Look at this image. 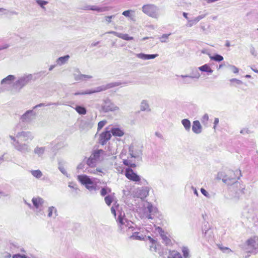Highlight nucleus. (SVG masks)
<instances>
[{
  "instance_id": "1",
  "label": "nucleus",
  "mask_w": 258,
  "mask_h": 258,
  "mask_svg": "<svg viewBox=\"0 0 258 258\" xmlns=\"http://www.w3.org/2000/svg\"><path fill=\"white\" fill-rule=\"evenodd\" d=\"M241 176L239 169H228L218 173V176L222 181L228 185H232L237 182Z\"/></svg>"
},
{
  "instance_id": "2",
  "label": "nucleus",
  "mask_w": 258,
  "mask_h": 258,
  "mask_svg": "<svg viewBox=\"0 0 258 258\" xmlns=\"http://www.w3.org/2000/svg\"><path fill=\"white\" fill-rule=\"evenodd\" d=\"M103 153L104 151L101 149L94 151L87 160L86 163L87 165L91 168L95 167L96 162L99 159L100 155Z\"/></svg>"
},
{
  "instance_id": "3",
  "label": "nucleus",
  "mask_w": 258,
  "mask_h": 258,
  "mask_svg": "<svg viewBox=\"0 0 258 258\" xmlns=\"http://www.w3.org/2000/svg\"><path fill=\"white\" fill-rule=\"evenodd\" d=\"M157 7L153 4H146L142 7V11L149 17L157 18Z\"/></svg>"
},
{
  "instance_id": "4",
  "label": "nucleus",
  "mask_w": 258,
  "mask_h": 258,
  "mask_svg": "<svg viewBox=\"0 0 258 258\" xmlns=\"http://www.w3.org/2000/svg\"><path fill=\"white\" fill-rule=\"evenodd\" d=\"M78 179L82 184L85 185L86 187L88 189L90 190L96 189L95 186L93 185V182L87 175H79L78 177Z\"/></svg>"
},
{
  "instance_id": "5",
  "label": "nucleus",
  "mask_w": 258,
  "mask_h": 258,
  "mask_svg": "<svg viewBox=\"0 0 258 258\" xmlns=\"http://www.w3.org/2000/svg\"><path fill=\"white\" fill-rule=\"evenodd\" d=\"M124 175L125 177L131 181L135 182H139L141 181L140 176L135 172L132 168H126L124 171Z\"/></svg>"
},
{
  "instance_id": "6",
  "label": "nucleus",
  "mask_w": 258,
  "mask_h": 258,
  "mask_svg": "<svg viewBox=\"0 0 258 258\" xmlns=\"http://www.w3.org/2000/svg\"><path fill=\"white\" fill-rule=\"evenodd\" d=\"M102 110L105 112L113 111L118 109L110 100H106L104 101V104L102 106Z\"/></svg>"
},
{
  "instance_id": "7",
  "label": "nucleus",
  "mask_w": 258,
  "mask_h": 258,
  "mask_svg": "<svg viewBox=\"0 0 258 258\" xmlns=\"http://www.w3.org/2000/svg\"><path fill=\"white\" fill-rule=\"evenodd\" d=\"M129 153L132 158H137L142 154V150L139 146L132 145L129 147Z\"/></svg>"
},
{
  "instance_id": "8",
  "label": "nucleus",
  "mask_w": 258,
  "mask_h": 258,
  "mask_svg": "<svg viewBox=\"0 0 258 258\" xmlns=\"http://www.w3.org/2000/svg\"><path fill=\"white\" fill-rule=\"evenodd\" d=\"M111 137L110 131H106L103 132L100 134L99 141L100 144L102 145H105L107 141H108Z\"/></svg>"
},
{
  "instance_id": "9",
  "label": "nucleus",
  "mask_w": 258,
  "mask_h": 258,
  "mask_svg": "<svg viewBox=\"0 0 258 258\" xmlns=\"http://www.w3.org/2000/svg\"><path fill=\"white\" fill-rule=\"evenodd\" d=\"M107 89L106 87H98L96 90L92 91H87L81 92H76L74 94L75 95H87L91 94L94 93L99 92L101 91H103Z\"/></svg>"
},
{
  "instance_id": "10",
  "label": "nucleus",
  "mask_w": 258,
  "mask_h": 258,
  "mask_svg": "<svg viewBox=\"0 0 258 258\" xmlns=\"http://www.w3.org/2000/svg\"><path fill=\"white\" fill-rule=\"evenodd\" d=\"M117 222L121 229H124V226L127 227L128 222L124 216H122L121 215H119L117 219Z\"/></svg>"
},
{
  "instance_id": "11",
  "label": "nucleus",
  "mask_w": 258,
  "mask_h": 258,
  "mask_svg": "<svg viewBox=\"0 0 258 258\" xmlns=\"http://www.w3.org/2000/svg\"><path fill=\"white\" fill-rule=\"evenodd\" d=\"M192 130L195 133L197 134L202 132V125L199 120L194 121Z\"/></svg>"
},
{
  "instance_id": "12",
  "label": "nucleus",
  "mask_w": 258,
  "mask_h": 258,
  "mask_svg": "<svg viewBox=\"0 0 258 258\" xmlns=\"http://www.w3.org/2000/svg\"><path fill=\"white\" fill-rule=\"evenodd\" d=\"M157 229L159 230V231L160 232V235L162 238V239L164 240V242L166 245H170L171 244V241L170 239L166 235V234L165 233L164 231L162 230V228L160 227H158Z\"/></svg>"
},
{
  "instance_id": "13",
  "label": "nucleus",
  "mask_w": 258,
  "mask_h": 258,
  "mask_svg": "<svg viewBox=\"0 0 258 258\" xmlns=\"http://www.w3.org/2000/svg\"><path fill=\"white\" fill-rule=\"evenodd\" d=\"M32 201L34 206L36 208H39L42 205L43 203V199L39 197L33 198L32 200Z\"/></svg>"
},
{
  "instance_id": "14",
  "label": "nucleus",
  "mask_w": 258,
  "mask_h": 258,
  "mask_svg": "<svg viewBox=\"0 0 258 258\" xmlns=\"http://www.w3.org/2000/svg\"><path fill=\"white\" fill-rule=\"evenodd\" d=\"M149 195V190L147 188H143L139 190L138 193V196L141 199H144Z\"/></svg>"
},
{
  "instance_id": "15",
  "label": "nucleus",
  "mask_w": 258,
  "mask_h": 258,
  "mask_svg": "<svg viewBox=\"0 0 258 258\" xmlns=\"http://www.w3.org/2000/svg\"><path fill=\"white\" fill-rule=\"evenodd\" d=\"M122 163L124 165L127 166V167H129V168H134L137 167L136 164L135 163L133 162L130 158H127V159H123Z\"/></svg>"
},
{
  "instance_id": "16",
  "label": "nucleus",
  "mask_w": 258,
  "mask_h": 258,
  "mask_svg": "<svg viewBox=\"0 0 258 258\" xmlns=\"http://www.w3.org/2000/svg\"><path fill=\"white\" fill-rule=\"evenodd\" d=\"M111 133L113 136L116 137H122L124 135V132L123 131L120 130L119 128H112L111 130Z\"/></svg>"
},
{
  "instance_id": "17",
  "label": "nucleus",
  "mask_w": 258,
  "mask_h": 258,
  "mask_svg": "<svg viewBox=\"0 0 258 258\" xmlns=\"http://www.w3.org/2000/svg\"><path fill=\"white\" fill-rule=\"evenodd\" d=\"M158 56V54H145L140 53L138 54V57L143 59H153Z\"/></svg>"
},
{
  "instance_id": "18",
  "label": "nucleus",
  "mask_w": 258,
  "mask_h": 258,
  "mask_svg": "<svg viewBox=\"0 0 258 258\" xmlns=\"http://www.w3.org/2000/svg\"><path fill=\"white\" fill-rule=\"evenodd\" d=\"M85 10H86L96 11H97V12H103V11H105L106 10H107V8H99V7H96V6H93L87 7L86 8Z\"/></svg>"
},
{
  "instance_id": "19",
  "label": "nucleus",
  "mask_w": 258,
  "mask_h": 258,
  "mask_svg": "<svg viewBox=\"0 0 258 258\" xmlns=\"http://www.w3.org/2000/svg\"><path fill=\"white\" fill-rule=\"evenodd\" d=\"M168 258H182L181 254L175 250L170 251Z\"/></svg>"
},
{
  "instance_id": "20",
  "label": "nucleus",
  "mask_w": 258,
  "mask_h": 258,
  "mask_svg": "<svg viewBox=\"0 0 258 258\" xmlns=\"http://www.w3.org/2000/svg\"><path fill=\"white\" fill-rule=\"evenodd\" d=\"M200 71L202 72H206L210 73H212L213 72V70L209 67V66L207 64H205L200 67L199 68Z\"/></svg>"
},
{
  "instance_id": "21",
  "label": "nucleus",
  "mask_w": 258,
  "mask_h": 258,
  "mask_svg": "<svg viewBox=\"0 0 258 258\" xmlns=\"http://www.w3.org/2000/svg\"><path fill=\"white\" fill-rule=\"evenodd\" d=\"M75 110L80 114L84 115L87 112L86 108L81 106H77Z\"/></svg>"
},
{
  "instance_id": "22",
  "label": "nucleus",
  "mask_w": 258,
  "mask_h": 258,
  "mask_svg": "<svg viewBox=\"0 0 258 258\" xmlns=\"http://www.w3.org/2000/svg\"><path fill=\"white\" fill-rule=\"evenodd\" d=\"M150 242H151V245H150V250L154 251H156L157 250V241L151 237H149Z\"/></svg>"
},
{
  "instance_id": "23",
  "label": "nucleus",
  "mask_w": 258,
  "mask_h": 258,
  "mask_svg": "<svg viewBox=\"0 0 258 258\" xmlns=\"http://www.w3.org/2000/svg\"><path fill=\"white\" fill-rule=\"evenodd\" d=\"M117 36L119 37V38H120L123 40H132L133 39V37H131L128 34H118L117 35Z\"/></svg>"
},
{
  "instance_id": "24",
  "label": "nucleus",
  "mask_w": 258,
  "mask_h": 258,
  "mask_svg": "<svg viewBox=\"0 0 258 258\" xmlns=\"http://www.w3.org/2000/svg\"><path fill=\"white\" fill-rule=\"evenodd\" d=\"M182 123L186 130H189L190 128V122L189 120L184 119L182 120Z\"/></svg>"
},
{
  "instance_id": "25",
  "label": "nucleus",
  "mask_w": 258,
  "mask_h": 258,
  "mask_svg": "<svg viewBox=\"0 0 258 258\" xmlns=\"http://www.w3.org/2000/svg\"><path fill=\"white\" fill-rule=\"evenodd\" d=\"M57 211L56 209L53 207H50L48 209V214L49 217H52L53 215H56Z\"/></svg>"
},
{
  "instance_id": "26",
  "label": "nucleus",
  "mask_w": 258,
  "mask_h": 258,
  "mask_svg": "<svg viewBox=\"0 0 258 258\" xmlns=\"http://www.w3.org/2000/svg\"><path fill=\"white\" fill-rule=\"evenodd\" d=\"M210 58L211 59L216 61H221L223 60V57L219 54H216L214 56H211L210 57Z\"/></svg>"
},
{
  "instance_id": "27",
  "label": "nucleus",
  "mask_w": 258,
  "mask_h": 258,
  "mask_svg": "<svg viewBox=\"0 0 258 258\" xmlns=\"http://www.w3.org/2000/svg\"><path fill=\"white\" fill-rule=\"evenodd\" d=\"M113 197L111 195H108L105 197L104 200L105 202V203L108 205L110 206L112 202H113Z\"/></svg>"
},
{
  "instance_id": "28",
  "label": "nucleus",
  "mask_w": 258,
  "mask_h": 258,
  "mask_svg": "<svg viewBox=\"0 0 258 258\" xmlns=\"http://www.w3.org/2000/svg\"><path fill=\"white\" fill-rule=\"evenodd\" d=\"M89 173L93 174H99V173H103V170L100 168H96V169L90 170Z\"/></svg>"
},
{
  "instance_id": "29",
  "label": "nucleus",
  "mask_w": 258,
  "mask_h": 258,
  "mask_svg": "<svg viewBox=\"0 0 258 258\" xmlns=\"http://www.w3.org/2000/svg\"><path fill=\"white\" fill-rule=\"evenodd\" d=\"M31 173L36 178H39L42 175L41 172L39 170L32 171Z\"/></svg>"
},
{
  "instance_id": "30",
  "label": "nucleus",
  "mask_w": 258,
  "mask_h": 258,
  "mask_svg": "<svg viewBox=\"0 0 258 258\" xmlns=\"http://www.w3.org/2000/svg\"><path fill=\"white\" fill-rule=\"evenodd\" d=\"M139 233L138 232H135L133 233V234L131 236V238H132L134 239H138V240H142L144 239L143 236H139Z\"/></svg>"
},
{
  "instance_id": "31",
  "label": "nucleus",
  "mask_w": 258,
  "mask_h": 258,
  "mask_svg": "<svg viewBox=\"0 0 258 258\" xmlns=\"http://www.w3.org/2000/svg\"><path fill=\"white\" fill-rule=\"evenodd\" d=\"M111 191V189L109 188H102L100 191V194L102 196H104L107 193L110 192Z\"/></svg>"
},
{
  "instance_id": "32",
  "label": "nucleus",
  "mask_w": 258,
  "mask_h": 258,
  "mask_svg": "<svg viewBox=\"0 0 258 258\" xmlns=\"http://www.w3.org/2000/svg\"><path fill=\"white\" fill-rule=\"evenodd\" d=\"M256 239H257L256 237H254L253 238H250L248 239L247 241V243L248 245H250L253 246L254 245L255 243L256 242Z\"/></svg>"
},
{
  "instance_id": "33",
  "label": "nucleus",
  "mask_w": 258,
  "mask_h": 258,
  "mask_svg": "<svg viewBox=\"0 0 258 258\" xmlns=\"http://www.w3.org/2000/svg\"><path fill=\"white\" fill-rule=\"evenodd\" d=\"M69 58V56L68 55L63 57H60L58 59L57 62L59 63L60 62L61 63H63L68 60Z\"/></svg>"
},
{
  "instance_id": "34",
  "label": "nucleus",
  "mask_w": 258,
  "mask_h": 258,
  "mask_svg": "<svg viewBox=\"0 0 258 258\" xmlns=\"http://www.w3.org/2000/svg\"><path fill=\"white\" fill-rule=\"evenodd\" d=\"M107 121L106 120H102L98 123L97 130L100 131L105 125Z\"/></svg>"
},
{
  "instance_id": "35",
  "label": "nucleus",
  "mask_w": 258,
  "mask_h": 258,
  "mask_svg": "<svg viewBox=\"0 0 258 258\" xmlns=\"http://www.w3.org/2000/svg\"><path fill=\"white\" fill-rule=\"evenodd\" d=\"M14 79L15 77L13 75H9L6 78L3 79L1 83L3 84L7 81H13L14 80Z\"/></svg>"
},
{
  "instance_id": "36",
  "label": "nucleus",
  "mask_w": 258,
  "mask_h": 258,
  "mask_svg": "<svg viewBox=\"0 0 258 258\" xmlns=\"http://www.w3.org/2000/svg\"><path fill=\"white\" fill-rule=\"evenodd\" d=\"M209 120V116H208V115L207 114H205L203 117H202V123L205 124V125H206L208 123V121Z\"/></svg>"
},
{
  "instance_id": "37",
  "label": "nucleus",
  "mask_w": 258,
  "mask_h": 258,
  "mask_svg": "<svg viewBox=\"0 0 258 258\" xmlns=\"http://www.w3.org/2000/svg\"><path fill=\"white\" fill-rule=\"evenodd\" d=\"M230 81L231 82V85H234L235 84H237V85L242 84V82L240 80L236 79H231L230 80Z\"/></svg>"
},
{
  "instance_id": "38",
  "label": "nucleus",
  "mask_w": 258,
  "mask_h": 258,
  "mask_svg": "<svg viewBox=\"0 0 258 258\" xmlns=\"http://www.w3.org/2000/svg\"><path fill=\"white\" fill-rule=\"evenodd\" d=\"M170 35L169 34H163L160 38V41L161 42H166L167 39L168 38V36Z\"/></svg>"
},
{
  "instance_id": "39",
  "label": "nucleus",
  "mask_w": 258,
  "mask_h": 258,
  "mask_svg": "<svg viewBox=\"0 0 258 258\" xmlns=\"http://www.w3.org/2000/svg\"><path fill=\"white\" fill-rule=\"evenodd\" d=\"M36 2L39 6H40L43 8H44V6L48 3L47 2L43 0H37Z\"/></svg>"
},
{
  "instance_id": "40",
  "label": "nucleus",
  "mask_w": 258,
  "mask_h": 258,
  "mask_svg": "<svg viewBox=\"0 0 258 258\" xmlns=\"http://www.w3.org/2000/svg\"><path fill=\"white\" fill-rule=\"evenodd\" d=\"M232 72L234 74H237L239 72V70L236 67L232 66L231 67Z\"/></svg>"
},
{
  "instance_id": "41",
  "label": "nucleus",
  "mask_w": 258,
  "mask_h": 258,
  "mask_svg": "<svg viewBox=\"0 0 258 258\" xmlns=\"http://www.w3.org/2000/svg\"><path fill=\"white\" fill-rule=\"evenodd\" d=\"M116 169L118 173H120V174H122L124 171L123 168L120 166L116 167Z\"/></svg>"
},
{
  "instance_id": "42",
  "label": "nucleus",
  "mask_w": 258,
  "mask_h": 258,
  "mask_svg": "<svg viewBox=\"0 0 258 258\" xmlns=\"http://www.w3.org/2000/svg\"><path fill=\"white\" fill-rule=\"evenodd\" d=\"M30 112H31V111H27L25 114H24L22 117L21 118L23 120V121H25L26 119L28 113Z\"/></svg>"
},
{
  "instance_id": "43",
  "label": "nucleus",
  "mask_w": 258,
  "mask_h": 258,
  "mask_svg": "<svg viewBox=\"0 0 258 258\" xmlns=\"http://www.w3.org/2000/svg\"><path fill=\"white\" fill-rule=\"evenodd\" d=\"M201 191L205 196L207 197H209L208 192L204 188H202L201 189Z\"/></svg>"
},
{
  "instance_id": "44",
  "label": "nucleus",
  "mask_w": 258,
  "mask_h": 258,
  "mask_svg": "<svg viewBox=\"0 0 258 258\" xmlns=\"http://www.w3.org/2000/svg\"><path fill=\"white\" fill-rule=\"evenodd\" d=\"M114 17V16H110L105 17V20L108 23H110L111 22V19Z\"/></svg>"
},
{
  "instance_id": "45",
  "label": "nucleus",
  "mask_w": 258,
  "mask_h": 258,
  "mask_svg": "<svg viewBox=\"0 0 258 258\" xmlns=\"http://www.w3.org/2000/svg\"><path fill=\"white\" fill-rule=\"evenodd\" d=\"M218 123H219V119L218 118H215L214 119V127H213V128L215 130L216 129V126L218 124Z\"/></svg>"
},
{
  "instance_id": "46",
  "label": "nucleus",
  "mask_w": 258,
  "mask_h": 258,
  "mask_svg": "<svg viewBox=\"0 0 258 258\" xmlns=\"http://www.w3.org/2000/svg\"><path fill=\"white\" fill-rule=\"evenodd\" d=\"M182 252H183V255L185 257H187L188 255V250L186 249H184L183 250H182Z\"/></svg>"
},
{
  "instance_id": "47",
  "label": "nucleus",
  "mask_w": 258,
  "mask_h": 258,
  "mask_svg": "<svg viewBox=\"0 0 258 258\" xmlns=\"http://www.w3.org/2000/svg\"><path fill=\"white\" fill-rule=\"evenodd\" d=\"M13 258H26L25 255H21L20 254H16L13 256Z\"/></svg>"
},
{
  "instance_id": "48",
  "label": "nucleus",
  "mask_w": 258,
  "mask_h": 258,
  "mask_svg": "<svg viewBox=\"0 0 258 258\" xmlns=\"http://www.w3.org/2000/svg\"><path fill=\"white\" fill-rule=\"evenodd\" d=\"M92 78V76H89V75H82L81 76V79H90Z\"/></svg>"
},
{
  "instance_id": "49",
  "label": "nucleus",
  "mask_w": 258,
  "mask_h": 258,
  "mask_svg": "<svg viewBox=\"0 0 258 258\" xmlns=\"http://www.w3.org/2000/svg\"><path fill=\"white\" fill-rule=\"evenodd\" d=\"M130 14V11H129V10L125 11L122 13V15L126 17L128 16Z\"/></svg>"
},
{
  "instance_id": "50",
  "label": "nucleus",
  "mask_w": 258,
  "mask_h": 258,
  "mask_svg": "<svg viewBox=\"0 0 258 258\" xmlns=\"http://www.w3.org/2000/svg\"><path fill=\"white\" fill-rule=\"evenodd\" d=\"M111 213L113 214V215L115 217L116 216V211L115 209L113 207H112L111 208Z\"/></svg>"
},
{
  "instance_id": "51",
  "label": "nucleus",
  "mask_w": 258,
  "mask_h": 258,
  "mask_svg": "<svg viewBox=\"0 0 258 258\" xmlns=\"http://www.w3.org/2000/svg\"><path fill=\"white\" fill-rule=\"evenodd\" d=\"M226 46L229 47L230 46V43L229 41H227L225 44Z\"/></svg>"
},
{
  "instance_id": "52",
  "label": "nucleus",
  "mask_w": 258,
  "mask_h": 258,
  "mask_svg": "<svg viewBox=\"0 0 258 258\" xmlns=\"http://www.w3.org/2000/svg\"><path fill=\"white\" fill-rule=\"evenodd\" d=\"M219 248L221 250H223V249H228V248L227 247H222L221 246H219Z\"/></svg>"
},
{
  "instance_id": "53",
  "label": "nucleus",
  "mask_w": 258,
  "mask_h": 258,
  "mask_svg": "<svg viewBox=\"0 0 258 258\" xmlns=\"http://www.w3.org/2000/svg\"><path fill=\"white\" fill-rule=\"evenodd\" d=\"M183 16L185 18H187V14L185 13H183Z\"/></svg>"
},
{
  "instance_id": "54",
  "label": "nucleus",
  "mask_w": 258,
  "mask_h": 258,
  "mask_svg": "<svg viewBox=\"0 0 258 258\" xmlns=\"http://www.w3.org/2000/svg\"><path fill=\"white\" fill-rule=\"evenodd\" d=\"M252 70H253L254 72L258 73V70H254V69H252Z\"/></svg>"
},
{
  "instance_id": "55",
  "label": "nucleus",
  "mask_w": 258,
  "mask_h": 258,
  "mask_svg": "<svg viewBox=\"0 0 258 258\" xmlns=\"http://www.w3.org/2000/svg\"><path fill=\"white\" fill-rule=\"evenodd\" d=\"M148 39V37H144V38H143L142 39H143V40H146V39Z\"/></svg>"
},
{
  "instance_id": "56",
  "label": "nucleus",
  "mask_w": 258,
  "mask_h": 258,
  "mask_svg": "<svg viewBox=\"0 0 258 258\" xmlns=\"http://www.w3.org/2000/svg\"><path fill=\"white\" fill-rule=\"evenodd\" d=\"M195 193L197 195H198V192H197V191L196 190H195Z\"/></svg>"
},
{
  "instance_id": "57",
  "label": "nucleus",
  "mask_w": 258,
  "mask_h": 258,
  "mask_svg": "<svg viewBox=\"0 0 258 258\" xmlns=\"http://www.w3.org/2000/svg\"><path fill=\"white\" fill-rule=\"evenodd\" d=\"M237 184H239V185H241V184H240V183H237Z\"/></svg>"
},
{
  "instance_id": "58",
  "label": "nucleus",
  "mask_w": 258,
  "mask_h": 258,
  "mask_svg": "<svg viewBox=\"0 0 258 258\" xmlns=\"http://www.w3.org/2000/svg\"><path fill=\"white\" fill-rule=\"evenodd\" d=\"M242 188V189H244V187H241Z\"/></svg>"
},
{
  "instance_id": "59",
  "label": "nucleus",
  "mask_w": 258,
  "mask_h": 258,
  "mask_svg": "<svg viewBox=\"0 0 258 258\" xmlns=\"http://www.w3.org/2000/svg\"><path fill=\"white\" fill-rule=\"evenodd\" d=\"M10 256H11V255L9 254V255H8V257H10Z\"/></svg>"
},
{
  "instance_id": "60",
  "label": "nucleus",
  "mask_w": 258,
  "mask_h": 258,
  "mask_svg": "<svg viewBox=\"0 0 258 258\" xmlns=\"http://www.w3.org/2000/svg\"><path fill=\"white\" fill-rule=\"evenodd\" d=\"M257 30H258V28H257Z\"/></svg>"
}]
</instances>
